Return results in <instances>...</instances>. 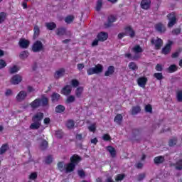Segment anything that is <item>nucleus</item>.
<instances>
[{
	"instance_id": "6e6552de",
	"label": "nucleus",
	"mask_w": 182,
	"mask_h": 182,
	"mask_svg": "<svg viewBox=\"0 0 182 182\" xmlns=\"http://www.w3.org/2000/svg\"><path fill=\"white\" fill-rule=\"evenodd\" d=\"M132 52L135 53V55L133 57V59H139L140 56L137 55V53H143V48L140 47L139 45H136L132 48Z\"/></svg>"
},
{
	"instance_id": "20e7f679",
	"label": "nucleus",
	"mask_w": 182,
	"mask_h": 182,
	"mask_svg": "<svg viewBox=\"0 0 182 182\" xmlns=\"http://www.w3.org/2000/svg\"><path fill=\"white\" fill-rule=\"evenodd\" d=\"M167 18L169 21L168 23V27L173 28V26L177 23V18L176 17V14H174V13H171L167 15Z\"/></svg>"
},
{
	"instance_id": "6ab92c4d",
	"label": "nucleus",
	"mask_w": 182,
	"mask_h": 182,
	"mask_svg": "<svg viewBox=\"0 0 182 182\" xmlns=\"http://www.w3.org/2000/svg\"><path fill=\"white\" fill-rule=\"evenodd\" d=\"M137 83L140 87H143V89H144V87H146V85L147 84V78L145 77H139L137 80Z\"/></svg>"
},
{
	"instance_id": "0e129e2a",
	"label": "nucleus",
	"mask_w": 182,
	"mask_h": 182,
	"mask_svg": "<svg viewBox=\"0 0 182 182\" xmlns=\"http://www.w3.org/2000/svg\"><path fill=\"white\" fill-rule=\"evenodd\" d=\"M88 129L90 130V132H96V125L95 124L90 125V127H88Z\"/></svg>"
},
{
	"instance_id": "c9c22d12",
	"label": "nucleus",
	"mask_w": 182,
	"mask_h": 182,
	"mask_svg": "<svg viewBox=\"0 0 182 182\" xmlns=\"http://www.w3.org/2000/svg\"><path fill=\"white\" fill-rule=\"evenodd\" d=\"M178 70V67H177V65L174 64L171 65L168 68V71L169 72V73H174V72H177Z\"/></svg>"
},
{
	"instance_id": "2f4dec72",
	"label": "nucleus",
	"mask_w": 182,
	"mask_h": 182,
	"mask_svg": "<svg viewBox=\"0 0 182 182\" xmlns=\"http://www.w3.org/2000/svg\"><path fill=\"white\" fill-rule=\"evenodd\" d=\"M46 27L49 31H53V29H56V23L54 22L46 23Z\"/></svg>"
},
{
	"instance_id": "f03ea898",
	"label": "nucleus",
	"mask_w": 182,
	"mask_h": 182,
	"mask_svg": "<svg viewBox=\"0 0 182 182\" xmlns=\"http://www.w3.org/2000/svg\"><path fill=\"white\" fill-rule=\"evenodd\" d=\"M45 48L43 47V43L41 41H36L32 46L31 50L35 53L38 52H42Z\"/></svg>"
},
{
	"instance_id": "72a5a7b5",
	"label": "nucleus",
	"mask_w": 182,
	"mask_h": 182,
	"mask_svg": "<svg viewBox=\"0 0 182 182\" xmlns=\"http://www.w3.org/2000/svg\"><path fill=\"white\" fill-rule=\"evenodd\" d=\"M140 112H141V108L140 107V106L132 107V114H133V115L137 114L140 113Z\"/></svg>"
},
{
	"instance_id": "f3484780",
	"label": "nucleus",
	"mask_w": 182,
	"mask_h": 182,
	"mask_svg": "<svg viewBox=\"0 0 182 182\" xmlns=\"http://www.w3.org/2000/svg\"><path fill=\"white\" fill-rule=\"evenodd\" d=\"M125 35L130 36V38H134L136 33L134 30L130 26L125 27Z\"/></svg>"
},
{
	"instance_id": "a211bd4d",
	"label": "nucleus",
	"mask_w": 182,
	"mask_h": 182,
	"mask_svg": "<svg viewBox=\"0 0 182 182\" xmlns=\"http://www.w3.org/2000/svg\"><path fill=\"white\" fill-rule=\"evenodd\" d=\"M40 101L41 105L43 106V107L49 106V98L45 96V95H41V99H40Z\"/></svg>"
},
{
	"instance_id": "c03bdc74",
	"label": "nucleus",
	"mask_w": 182,
	"mask_h": 182,
	"mask_svg": "<svg viewBox=\"0 0 182 182\" xmlns=\"http://www.w3.org/2000/svg\"><path fill=\"white\" fill-rule=\"evenodd\" d=\"M19 56L21 59H26V58L29 56V53L28 52V50H24L20 53Z\"/></svg>"
},
{
	"instance_id": "338daca9",
	"label": "nucleus",
	"mask_w": 182,
	"mask_h": 182,
	"mask_svg": "<svg viewBox=\"0 0 182 182\" xmlns=\"http://www.w3.org/2000/svg\"><path fill=\"white\" fill-rule=\"evenodd\" d=\"M155 69L156 70H157V72H161L163 70V67L161 66V65L157 64Z\"/></svg>"
},
{
	"instance_id": "9d476101",
	"label": "nucleus",
	"mask_w": 182,
	"mask_h": 182,
	"mask_svg": "<svg viewBox=\"0 0 182 182\" xmlns=\"http://www.w3.org/2000/svg\"><path fill=\"white\" fill-rule=\"evenodd\" d=\"M28 96V93L26 91H21L16 97L17 102H23L26 97Z\"/></svg>"
},
{
	"instance_id": "dca6fc26",
	"label": "nucleus",
	"mask_w": 182,
	"mask_h": 182,
	"mask_svg": "<svg viewBox=\"0 0 182 182\" xmlns=\"http://www.w3.org/2000/svg\"><path fill=\"white\" fill-rule=\"evenodd\" d=\"M70 163H73V164H75V166H77L79 164V162L82 161V158L79 156L77 154L73 155L70 159Z\"/></svg>"
},
{
	"instance_id": "de8ad7c7",
	"label": "nucleus",
	"mask_w": 182,
	"mask_h": 182,
	"mask_svg": "<svg viewBox=\"0 0 182 182\" xmlns=\"http://www.w3.org/2000/svg\"><path fill=\"white\" fill-rule=\"evenodd\" d=\"M175 168L179 171L182 170V159H180L176 162Z\"/></svg>"
},
{
	"instance_id": "e433bc0d",
	"label": "nucleus",
	"mask_w": 182,
	"mask_h": 182,
	"mask_svg": "<svg viewBox=\"0 0 182 182\" xmlns=\"http://www.w3.org/2000/svg\"><path fill=\"white\" fill-rule=\"evenodd\" d=\"M75 100L76 97H75V95H70L67 97L65 103H67V105H70V103H73Z\"/></svg>"
},
{
	"instance_id": "412c9836",
	"label": "nucleus",
	"mask_w": 182,
	"mask_h": 182,
	"mask_svg": "<svg viewBox=\"0 0 182 182\" xmlns=\"http://www.w3.org/2000/svg\"><path fill=\"white\" fill-rule=\"evenodd\" d=\"M107 38H109V35L107 34V33L101 32L97 35V39L100 42H105V41L107 40Z\"/></svg>"
},
{
	"instance_id": "2eb2a0df",
	"label": "nucleus",
	"mask_w": 182,
	"mask_h": 182,
	"mask_svg": "<svg viewBox=\"0 0 182 182\" xmlns=\"http://www.w3.org/2000/svg\"><path fill=\"white\" fill-rule=\"evenodd\" d=\"M155 29L159 33H164L166 32V26L161 23H158L155 25Z\"/></svg>"
},
{
	"instance_id": "3c124183",
	"label": "nucleus",
	"mask_w": 182,
	"mask_h": 182,
	"mask_svg": "<svg viewBox=\"0 0 182 182\" xmlns=\"http://www.w3.org/2000/svg\"><path fill=\"white\" fill-rule=\"evenodd\" d=\"M19 69H18V67L16 65L13 66L9 69V73L12 75L14 73H16Z\"/></svg>"
},
{
	"instance_id": "a18cd8bd",
	"label": "nucleus",
	"mask_w": 182,
	"mask_h": 182,
	"mask_svg": "<svg viewBox=\"0 0 182 182\" xmlns=\"http://www.w3.org/2000/svg\"><path fill=\"white\" fill-rule=\"evenodd\" d=\"M144 178H146V173H141L136 176L137 181H143Z\"/></svg>"
},
{
	"instance_id": "5fc2aeb1",
	"label": "nucleus",
	"mask_w": 182,
	"mask_h": 182,
	"mask_svg": "<svg viewBox=\"0 0 182 182\" xmlns=\"http://www.w3.org/2000/svg\"><path fill=\"white\" fill-rule=\"evenodd\" d=\"M6 61L4 59H0V69H4V68H6Z\"/></svg>"
},
{
	"instance_id": "4468645a",
	"label": "nucleus",
	"mask_w": 182,
	"mask_h": 182,
	"mask_svg": "<svg viewBox=\"0 0 182 182\" xmlns=\"http://www.w3.org/2000/svg\"><path fill=\"white\" fill-rule=\"evenodd\" d=\"M113 22H116V17L114 15L108 16L107 22L105 23V28H110V26H112Z\"/></svg>"
},
{
	"instance_id": "f257e3e1",
	"label": "nucleus",
	"mask_w": 182,
	"mask_h": 182,
	"mask_svg": "<svg viewBox=\"0 0 182 182\" xmlns=\"http://www.w3.org/2000/svg\"><path fill=\"white\" fill-rule=\"evenodd\" d=\"M102 72H103V65L100 64L95 65L94 68H90L87 70V73L89 75H97L102 73Z\"/></svg>"
},
{
	"instance_id": "79ce46f5",
	"label": "nucleus",
	"mask_w": 182,
	"mask_h": 182,
	"mask_svg": "<svg viewBox=\"0 0 182 182\" xmlns=\"http://www.w3.org/2000/svg\"><path fill=\"white\" fill-rule=\"evenodd\" d=\"M102 5H103V1L102 0H98L97 1V4H96V7H95L97 12L100 11V10L102 9Z\"/></svg>"
},
{
	"instance_id": "37998d69",
	"label": "nucleus",
	"mask_w": 182,
	"mask_h": 182,
	"mask_svg": "<svg viewBox=\"0 0 182 182\" xmlns=\"http://www.w3.org/2000/svg\"><path fill=\"white\" fill-rule=\"evenodd\" d=\"M66 126L68 129H73V127H75V121L72 119L68 120L66 123Z\"/></svg>"
},
{
	"instance_id": "0eeeda50",
	"label": "nucleus",
	"mask_w": 182,
	"mask_h": 182,
	"mask_svg": "<svg viewBox=\"0 0 182 182\" xmlns=\"http://www.w3.org/2000/svg\"><path fill=\"white\" fill-rule=\"evenodd\" d=\"M30 44H31V42L28 40H26L25 38H21L18 42V46L22 49H28V48H29Z\"/></svg>"
},
{
	"instance_id": "680f3d73",
	"label": "nucleus",
	"mask_w": 182,
	"mask_h": 182,
	"mask_svg": "<svg viewBox=\"0 0 182 182\" xmlns=\"http://www.w3.org/2000/svg\"><path fill=\"white\" fill-rule=\"evenodd\" d=\"M52 161H53V158L52 157V156H48L46 157V164H50V163H52Z\"/></svg>"
},
{
	"instance_id": "6e6d98bb",
	"label": "nucleus",
	"mask_w": 182,
	"mask_h": 182,
	"mask_svg": "<svg viewBox=\"0 0 182 182\" xmlns=\"http://www.w3.org/2000/svg\"><path fill=\"white\" fill-rule=\"evenodd\" d=\"M124 177H126V175L124 174H118L115 178L116 181H122V180L124 179Z\"/></svg>"
},
{
	"instance_id": "4d7b16f0",
	"label": "nucleus",
	"mask_w": 182,
	"mask_h": 182,
	"mask_svg": "<svg viewBox=\"0 0 182 182\" xmlns=\"http://www.w3.org/2000/svg\"><path fill=\"white\" fill-rule=\"evenodd\" d=\"M55 136L58 139H62L63 137V132L62 130L55 131Z\"/></svg>"
},
{
	"instance_id": "7ed1b4c3",
	"label": "nucleus",
	"mask_w": 182,
	"mask_h": 182,
	"mask_svg": "<svg viewBox=\"0 0 182 182\" xmlns=\"http://www.w3.org/2000/svg\"><path fill=\"white\" fill-rule=\"evenodd\" d=\"M151 45L154 46L156 50H159L163 46V40L161 38L157 37L156 38H151Z\"/></svg>"
},
{
	"instance_id": "8fccbe9b",
	"label": "nucleus",
	"mask_w": 182,
	"mask_h": 182,
	"mask_svg": "<svg viewBox=\"0 0 182 182\" xmlns=\"http://www.w3.org/2000/svg\"><path fill=\"white\" fill-rule=\"evenodd\" d=\"M71 85H72L73 87H77V86H79V85H80V83L78 82L77 80L73 79L71 80Z\"/></svg>"
},
{
	"instance_id": "423d86ee",
	"label": "nucleus",
	"mask_w": 182,
	"mask_h": 182,
	"mask_svg": "<svg viewBox=\"0 0 182 182\" xmlns=\"http://www.w3.org/2000/svg\"><path fill=\"white\" fill-rule=\"evenodd\" d=\"M171 45H173V41L168 40V43L162 48L161 53L168 55L171 52Z\"/></svg>"
},
{
	"instance_id": "ea45409f",
	"label": "nucleus",
	"mask_w": 182,
	"mask_h": 182,
	"mask_svg": "<svg viewBox=\"0 0 182 182\" xmlns=\"http://www.w3.org/2000/svg\"><path fill=\"white\" fill-rule=\"evenodd\" d=\"M128 66L131 70H137L139 69V66H137V64L134 62L129 63Z\"/></svg>"
},
{
	"instance_id": "e2e57ef3",
	"label": "nucleus",
	"mask_w": 182,
	"mask_h": 182,
	"mask_svg": "<svg viewBox=\"0 0 182 182\" xmlns=\"http://www.w3.org/2000/svg\"><path fill=\"white\" fill-rule=\"evenodd\" d=\"M181 33V28H175L172 31V35H180Z\"/></svg>"
},
{
	"instance_id": "69168bd1",
	"label": "nucleus",
	"mask_w": 182,
	"mask_h": 182,
	"mask_svg": "<svg viewBox=\"0 0 182 182\" xmlns=\"http://www.w3.org/2000/svg\"><path fill=\"white\" fill-rule=\"evenodd\" d=\"M180 52H181V50L173 53L171 55V58H173V59L176 58H178V56H180Z\"/></svg>"
},
{
	"instance_id": "9b49d317",
	"label": "nucleus",
	"mask_w": 182,
	"mask_h": 182,
	"mask_svg": "<svg viewBox=\"0 0 182 182\" xmlns=\"http://www.w3.org/2000/svg\"><path fill=\"white\" fill-rule=\"evenodd\" d=\"M43 119V113H42V112H37L32 117V122H36L37 123H41Z\"/></svg>"
},
{
	"instance_id": "a878e982",
	"label": "nucleus",
	"mask_w": 182,
	"mask_h": 182,
	"mask_svg": "<svg viewBox=\"0 0 182 182\" xmlns=\"http://www.w3.org/2000/svg\"><path fill=\"white\" fill-rule=\"evenodd\" d=\"M9 150V144H4L0 148V156L5 154Z\"/></svg>"
},
{
	"instance_id": "f8f14e48",
	"label": "nucleus",
	"mask_w": 182,
	"mask_h": 182,
	"mask_svg": "<svg viewBox=\"0 0 182 182\" xmlns=\"http://www.w3.org/2000/svg\"><path fill=\"white\" fill-rule=\"evenodd\" d=\"M62 95L64 96H69L72 93V86L71 85H65L61 90Z\"/></svg>"
},
{
	"instance_id": "aec40b11",
	"label": "nucleus",
	"mask_w": 182,
	"mask_h": 182,
	"mask_svg": "<svg viewBox=\"0 0 182 182\" xmlns=\"http://www.w3.org/2000/svg\"><path fill=\"white\" fill-rule=\"evenodd\" d=\"M22 82V76L19 75H14L11 79L12 85H19Z\"/></svg>"
},
{
	"instance_id": "f704fd0d",
	"label": "nucleus",
	"mask_w": 182,
	"mask_h": 182,
	"mask_svg": "<svg viewBox=\"0 0 182 182\" xmlns=\"http://www.w3.org/2000/svg\"><path fill=\"white\" fill-rule=\"evenodd\" d=\"M57 167L60 171H65V165L64 161H60L57 164Z\"/></svg>"
},
{
	"instance_id": "a19ab883",
	"label": "nucleus",
	"mask_w": 182,
	"mask_h": 182,
	"mask_svg": "<svg viewBox=\"0 0 182 182\" xmlns=\"http://www.w3.org/2000/svg\"><path fill=\"white\" fill-rule=\"evenodd\" d=\"M73 21H75V16H72V15H69L67 17H65V22L66 23H72V22H73Z\"/></svg>"
},
{
	"instance_id": "393cba45",
	"label": "nucleus",
	"mask_w": 182,
	"mask_h": 182,
	"mask_svg": "<svg viewBox=\"0 0 182 182\" xmlns=\"http://www.w3.org/2000/svg\"><path fill=\"white\" fill-rule=\"evenodd\" d=\"M75 96L78 99L83 97V87H78L75 90Z\"/></svg>"
},
{
	"instance_id": "4c0bfd02",
	"label": "nucleus",
	"mask_w": 182,
	"mask_h": 182,
	"mask_svg": "<svg viewBox=\"0 0 182 182\" xmlns=\"http://www.w3.org/2000/svg\"><path fill=\"white\" fill-rule=\"evenodd\" d=\"M65 106L60 105L55 107V112L56 113H63V111L65 110Z\"/></svg>"
},
{
	"instance_id": "ddd939ff",
	"label": "nucleus",
	"mask_w": 182,
	"mask_h": 182,
	"mask_svg": "<svg viewBox=\"0 0 182 182\" xmlns=\"http://www.w3.org/2000/svg\"><path fill=\"white\" fill-rule=\"evenodd\" d=\"M75 168H76V166L72 162L65 164V173L67 174L68 173H72L75 171Z\"/></svg>"
},
{
	"instance_id": "4be33fe9",
	"label": "nucleus",
	"mask_w": 182,
	"mask_h": 182,
	"mask_svg": "<svg viewBox=\"0 0 182 182\" xmlns=\"http://www.w3.org/2000/svg\"><path fill=\"white\" fill-rule=\"evenodd\" d=\"M151 1L150 0H142L141 2V8L142 9H149Z\"/></svg>"
},
{
	"instance_id": "cd10ccee",
	"label": "nucleus",
	"mask_w": 182,
	"mask_h": 182,
	"mask_svg": "<svg viewBox=\"0 0 182 182\" xmlns=\"http://www.w3.org/2000/svg\"><path fill=\"white\" fill-rule=\"evenodd\" d=\"M33 32V39L38 38L39 35H41V28H39L38 25L34 26Z\"/></svg>"
},
{
	"instance_id": "09e8293b",
	"label": "nucleus",
	"mask_w": 182,
	"mask_h": 182,
	"mask_svg": "<svg viewBox=\"0 0 182 182\" xmlns=\"http://www.w3.org/2000/svg\"><path fill=\"white\" fill-rule=\"evenodd\" d=\"M176 98L178 102H182V90L178 91L176 92Z\"/></svg>"
},
{
	"instance_id": "864d4df0",
	"label": "nucleus",
	"mask_w": 182,
	"mask_h": 182,
	"mask_svg": "<svg viewBox=\"0 0 182 182\" xmlns=\"http://www.w3.org/2000/svg\"><path fill=\"white\" fill-rule=\"evenodd\" d=\"M102 140L105 141H110V140H112V137L109 134H105L102 136Z\"/></svg>"
},
{
	"instance_id": "1a4fd4ad",
	"label": "nucleus",
	"mask_w": 182,
	"mask_h": 182,
	"mask_svg": "<svg viewBox=\"0 0 182 182\" xmlns=\"http://www.w3.org/2000/svg\"><path fill=\"white\" fill-rule=\"evenodd\" d=\"M65 73H66V70L65 68H60L54 73V77L56 80L60 79V77H63L65 76Z\"/></svg>"
},
{
	"instance_id": "052dcab7",
	"label": "nucleus",
	"mask_w": 182,
	"mask_h": 182,
	"mask_svg": "<svg viewBox=\"0 0 182 182\" xmlns=\"http://www.w3.org/2000/svg\"><path fill=\"white\" fill-rule=\"evenodd\" d=\"M145 111L148 113H151L153 112V107L150 105H147L145 107Z\"/></svg>"
},
{
	"instance_id": "603ef678",
	"label": "nucleus",
	"mask_w": 182,
	"mask_h": 182,
	"mask_svg": "<svg viewBox=\"0 0 182 182\" xmlns=\"http://www.w3.org/2000/svg\"><path fill=\"white\" fill-rule=\"evenodd\" d=\"M154 77H156L158 80H161L163 79V73H156L154 74Z\"/></svg>"
},
{
	"instance_id": "49530a36",
	"label": "nucleus",
	"mask_w": 182,
	"mask_h": 182,
	"mask_svg": "<svg viewBox=\"0 0 182 182\" xmlns=\"http://www.w3.org/2000/svg\"><path fill=\"white\" fill-rule=\"evenodd\" d=\"M177 144V138H173L169 140L168 145L170 147H173Z\"/></svg>"
},
{
	"instance_id": "58836bf2",
	"label": "nucleus",
	"mask_w": 182,
	"mask_h": 182,
	"mask_svg": "<svg viewBox=\"0 0 182 182\" xmlns=\"http://www.w3.org/2000/svg\"><path fill=\"white\" fill-rule=\"evenodd\" d=\"M48 141L43 140L40 144V149L41 150H46L48 149Z\"/></svg>"
},
{
	"instance_id": "bf43d9fd",
	"label": "nucleus",
	"mask_w": 182,
	"mask_h": 182,
	"mask_svg": "<svg viewBox=\"0 0 182 182\" xmlns=\"http://www.w3.org/2000/svg\"><path fill=\"white\" fill-rule=\"evenodd\" d=\"M77 174H78L79 177H80L81 178H83L84 177L86 176V173H85V171H83V170H79L77 171Z\"/></svg>"
},
{
	"instance_id": "b1692460",
	"label": "nucleus",
	"mask_w": 182,
	"mask_h": 182,
	"mask_svg": "<svg viewBox=\"0 0 182 182\" xmlns=\"http://www.w3.org/2000/svg\"><path fill=\"white\" fill-rule=\"evenodd\" d=\"M60 100V95L58 92H53L51 95L52 103H58Z\"/></svg>"
},
{
	"instance_id": "774afa93",
	"label": "nucleus",
	"mask_w": 182,
	"mask_h": 182,
	"mask_svg": "<svg viewBox=\"0 0 182 182\" xmlns=\"http://www.w3.org/2000/svg\"><path fill=\"white\" fill-rule=\"evenodd\" d=\"M83 135L82 134H77L76 135V139L77 140H80V141H82V140H83Z\"/></svg>"
},
{
	"instance_id": "39448f33",
	"label": "nucleus",
	"mask_w": 182,
	"mask_h": 182,
	"mask_svg": "<svg viewBox=\"0 0 182 182\" xmlns=\"http://www.w3.org/2000/svg\"><path fill=\"white\" fill-rule=\"evenodd\" d=\"M55 33L58 35V36H63L65 35H68L70 36L72 35V33L70 31H68L65 27H60L57 28Z\"/></svg>"
},
{
	"instance_id": "13d9d810",
	"label": "nucleus",
	"mask_w": 182,
	"mask_h": 182,
	"mask_svg": "<svg viewBox=\"0 0 182 182\" xmlns=\"http://www.w3.org/2000/svg\"><path fill=\"white\" fill-rule=\"evenodd\" d=\"M5 18H6V14L5 12L0 13V23H2L4 21H5Z\"/></svg>"
},
{
	"instance_id": "c85d7f7f",
	"label": "nucleus",
	"mask_w": 182,
	"mask_h": 182,
	"mask_svg": "<svg viewBox=\"0 0 182 182\" xmlns=\"http://www.w3.org/2000/svg\"><path fill=\"white\" fill-rule=\"evenodd\" d=\"M41 126V122H33V123L30 125L29 129H31V130H38Z\"/></svg>"
},
{
	"instance_id": "473e14b6",
	"label": "nucleus",
	"mask_w": 182,
	"mask_h": 182,
	"mask_svg": "<svg viewBox=\"0 0 182 182\" xmlns=\"http://www.w3.org/2000/svg\"><path fill=\"white\" fill-rule=\"evenodd\" d=\"M123 120V116L120 114H117L114 119V122L117 123V124H122V122Z\"/></svg>"
},
{
	"instance_id": "c756f323",
	"label": "nucleus",
	"mask_w": 182,
	"mask_h": 182,
	"mask_svg": "<svg viewBox=\"0 0 182 182\" xmlns=\"http://www.w3.org/2000/svg\"><path fill=\"white\" fill-rule=\"evenodd\" d=\"M107 151H109V153L111 154V156L114 159V157H116V149L112 146H109L107 148Z\"/></svg>"
},
{
	"instance_id": "5701e85b",
	"label": "nucleus",
	"mask_w": 182,
	"mask_h": 182,
	"mask_svg": "<svg viewBox=\"0 0 182 182\" xmlns=\"http://www.w3.org/2000/svg\"><path fill=\"white\" fill-rule=\"evenodd\" d=\"M164 161H166V159H164V156H156L154 159V164H156L157 166H159V164H163V163H164Z\"/></svg>"
},
{
	"instance_id": "7c9ffc66",
	"label": "nucleus",
	"mask_w": 182,
	"mask_h": 182,
	"mask_svg": "<svg viewBox=\"0 0 182 182\" xmlns=\"http://www.w3.org/2000/svg\"><path fill=\"white\" fill-rule=\"evenodd\" d=\"M114 73V67L113 65L109 66L107 70L105 73V76H110Z\"/></svg>"
},
{
	"instance_id": "bb28decb",
	"label": "nucleus",
	"mask_w": 182,
	"mask_h": 182,
	"mask_svg": "<svg viewBox=\"0 0 182 182\" xmlns=\"http://www.w3.org/2000/svg\"><path fill=\"white\" fill-rule=\"evenodd\" d=\"M31 106L33 109H38L41 105V99L37 98L31 103Z\"/></svg>"
}]
</instances>
